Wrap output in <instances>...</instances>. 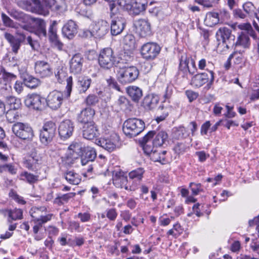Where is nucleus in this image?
<instances>
[{
	"label": "nucleus",
	"instance_id": "nucleus-12",
	"mask_svg": "<svg viewBox=\"0 0 259 259\" xmlns=\"http://www.w3.org/2000/svg\"><path fill=\"white\" fill-rule=\"evenodd\" d=\"M5 38L10 44L12 51L16 55L20 49L21 44L25 40L26 35L24 33L17 31L15 36L9 33H5Z\"/></svg>",
	"mask_w": 259,
	"mask_h": 259
},
{
	"label": "nucleus",
	"instance_id": "nucleus-43",
	"mask_svg": "<svg viewBox=\"0 0 259 259\" xmlns=\"http://www.w3.org/2000/svg\"><path fill=\"white\" fill-rule=\"evenodd\" d=\"M3 78L0 79V80H4V82H3L2 84H1L2 85H4V89L5 90H7V86L8 85L9 87L10 86L9 84H7V82L12 80H14L16 78V75H15L13 73H9L8 72H7L4 69H3Z\"/></svg>",
	"mask_w": 259,
	"mask_h": 259
},
{
	"label": "nucleus",
	"instance_id": "nucleus-25",
	"mask_svg": "<svg viewBox=\"0 0 259 259\" xmlns=\"http://www.w3.org/2000/svg\"><path fill=\"white\" fill-rule=\"evenodd\" d=\"M134 56L128 52H124L119 55L115 65L118 69L132 66L131 63L134 60Z\"/></svg>",
	"mask_w": 259,
	"mask_h": 259
},
{
	"label": "nucleus",
	"instance_id": "nucleus-56",
	"mask_svg": "<svg viewBox=\"0 0 259 259\" xmlns=\"http://www.w3.org/2000/svg\"><path fill=\"white\" fill-rule=\"evenodd\" d=\"M45 6L52 11H58L60 10L61 6L58 5L55 0H42Z\"/></svg>",
	"mask_w": 259,
	"mask_h": 259
},
{
	"label": "nucleus",
	"instance_id": "nucleus-14",
	"mask_svg": "<svg viewBox=\"0 0 259 259\" xmlns=\"http://www.w3.org/2000/svg\"><path fill=\"white\" fill-rule=\"evenodd\" d=\"M34 70L36 74L42 78L50 76L53 74L50 64L46 61H37L35 63Z\"/></svg>",
	"mask_w": 259,
	"mask_h": 259
},
{
	"label": "nucleus",
	"instance_id": "nucleus-54",
	"mask_svg": "<svg viewBox=\"0 0 259 259\" xmlns=\"http://www.w3.org/2000/svg\"><path fill=\"white\" fill-rule=\"evenodd\" d=\"M187 147L182 142H177L173 147V150L177 155L184 154L187 150Z\"/></svg>",
	"mask_w": 259,
	"mask_h": 259
},
{
	"label": "nucleus",
	"instance_id": "nucleus-20",
	"mask_svg": "<svg viewBox=\"0 0 259 259\" xmlns=\"http://www.w3.org/2000/svg\"><path fill=\"white\" fill-rule=\"evenodd\" d=\"M83 58L81 54H76L70 61V72L74 74L80 73L82 70Z\"/></svg>",
	"mask_w": 259,
	"mask_h": 259
},
{
	"label": "nucleus",
	"instance_id": "nucleus-6",
	"mask_svg": "<svg viewBox=\"0 0 259 259\" xmlns=\"http://www.w3.org/2000/svg\"><path fill=\"white\" fill-rule=\"evenodd\" d=\"M98 62L102 68L110 69L112 68L116 62L113 50L110 48L102 50L98 57Z\"/></svg>",
	"mask_w": 259,
	"mask_h": 259
},
{
	"label": "nucleus",
	"instance_id": "nucleus-64",
	"mask_svg": "<svg viewBox=\"0 0 259 259\" xmlns=\"http://www.w3.org/2000/svg\"><path fill=\"white\" fill-rule=\"evenodd\" d=\"M173 88L174 87L172 84H167L163 94V97L164 99V102H165L166 100H168L170 98L172 94Z\"/></svg>",
	"mask_w": 259,
	"mask_h": 259
},
{
	"label": "nucleus",
	"instance_id": "nucleus-11",
	"mask_svg": "<svg viewBox=\"0 0 259 259\" xmlns=\"http://www.w3.org/2000/svg\"><path fill=\"white\" fill-rule=\"evenodd\" d=\"M64 99L63 92L54 90L50 92L45 99V102L47 105L53 110L60 108Z\"/></svg>",
	"mask_w": 259,
	"mask_h": 259
},
{
	"label": "nucleus",
	"instance_id": "nucleus-62",
	"mask_svg": "<svg viewBox=\"0 0 259 259\" xmlns=\"http://www.w3.org/2000/svg\"><path fill=\"white\" fill-rule=\"evenodd\" d=\"M108 2L109 7L110 11L111 16L117 14L119 12V6H117L115 0L106 1Z\"/></svg>",
	"mask_w": 259,
	"mask_h": 259
},
{
	"label": "nucleus",
	"instance_id": "nucleus-16",
	"mask_svg": "<svg viewBox=\"0 0 259 259\" xmlns=\"http://www.w3.org/2000/svg\"><path fill=\"white\" fill-rule=\"evenodd\" d=\"M73 130V123L71 121L65 120L61 122L59 126V135L62 139H67L72 136Z\"/></svg>",
	"mask_w": 259,
	"mask_h": 259
},
{
	"label": "nucleus",
	"instance_id": "nucleus-61",
	"mask_svg": "<svg viewBox=\"0 0 259 259\" xmlns=\"http://www.w3.org/2000/svg\"><path fill=\"white\" fill-rule=\"evenodd\" d=\"M55 75L59 83H61L67 76V73L62 68H58Z\"/></svg>",
	"mask_w": 259,
	"mask_h": 259
},
{
	"label": "nucleus",
	"instance_id": "nucleus-41",
	"mask_svg": "<svg viewBox=\"0 0 259 259\" xmlns=\"http://www.w3.org/2000/svg\"><path fill=\"white\" fill-rule=\"evenodd\" d=\"M189 60L190 58H187L185 54L182 55L180 59L179 73L182 72L183 77H185L188 73Z\"/></svg>",
	"mask_w": 259,
	"mask_h": 259
},
{
	"label": "nucleus",
	"instance_id": "nucleus-32",
	"mask_svg": "<svg viewBox=\"0 0 259 259\" xmlns=\"http://www.w3.org/2000/svg\"><path fill=\"white\" fill-rule=\"evenodd\" d=\"M219 17L217 12H209L206 15L204 21L207 26L212 27L220 22Z\"/></svg>",
	"mask_w": 259,
	"mask_h": 259
},
{
	"label": "nucleus",
	"instance_id": "nucleus-50",
	"mask_svg": "<svg viewBox=\"0 0 259 259\" xmlns=\"http://www.w3.org/2000/svg\"><path fill=\"white\" fill-rule=\"evenodd\" d=\"M19 6L23 9L33 13L37 12L36 8L33 6L30 1L22 0L19 2Z\"/></svg>",
	"mask_w": 259,
	"mask_h": 259
},
{
	"label": "nucleus",
	"instance_id": "nucleus-63",
	"mask_svg": "<svg viewBox=\"0 0 259 259\" xmlns=\"http://www.w3.org/2000/svg\"><path fill=\"white\" fill-rule=\"evenodd\" d=\"M189 187L192 191V194L194 195H197L200 192L203 191L201 185L200 183H190Z\"/></svg>",
	"mask_w": 259,
	"mask_h": 259
},
{
	"label": "nucleus",
	"instance_id": "nucleus-22",
	"mask_svg": "<svg viewBox=\"0 0 259 259\" xmlns=\"http://www.w3.org/2000/svg\"><path fill=\"white\" fill-rule=\"evenodd\" d=\"M249 29L246 31H242L237 37V41H235V47H242L246 49L250 46V40L249 38L250 27L248 25Z\"/></svg>",
	"mask_w": 259,
	"mask_h": 259
},
{
	"label": "nucleus",
	"instance_id": "nucleus-59",
	"mask_svg": "<svg viewBox=\"0 0 259 259\" xmlns=\"http://www.w3.org/2000/svg\"><path fill=\"white\" fill-rule=\"evenodd\" d=\"M220 0H195V2L202 5L204 7L211 8L218 4Z\"/></svg>",
	"mask_w": 259,
	"mask_h": 259
},
{
	"label": "nucleus",
	"instance_id": "nucleus-31",
	"mask_svg": "<svg viewBox=\"0 0 259 259\" xmlns=\"http://www.w3.org/2000/svg\"><path fill=\"white\" fill-rule=\"evenodd\" d=\"M85 148V147H84L82 143L74 142L68 147L67 150L73 153L74 155L76 156V157L78 158L82 154Z\"/></svg>",
	"mask_w": 259,
	"mask_h": 259
},
{
	"label": "nucleus",
	"instance_id": "nucleus-5",
	"mask_svg": "<svg viewBox=\"0 0 259 259\" xmlns=\"http://www.w3.org/2000/svg\"><path fill=\"white\" fill-rule=\"evenodd\" d=\"M13 133L19 139L31 141L34 137L32 128L27 123L17 122L12 127Z\"/></svg>",
	"mask_w": 259,
	"mask_h": 259
},
{
	"label": "nucleus",
	"instance_id": "nucleus-53",
	"mask_svg": "<svg viewBox=\"0 0 259 259\" xmlns=\"http://www.w3.org/2000/svg\"><path fill=\"white\" fill-rule=\"evenodd\" d=\"M17 109H9L6 113V116L8 121L10 122H14L19 117V113L17 111Z\"/></svg>",
	"mask_w": 259,
	"mask_h": 259
},
{
	"label": "nucleus",
	"instance_id": "nucleus-17",
	"mask_svg": "<svg viewBox=\"0 0 259 259\" xmlns=\"http://www.w3.org/2000/svg\"><path fill=\"white\" fill-rule=\"evenodd\" d=\"M109 25L107 21L101 20L96 23L92 28L94 37L103 38L108 32Z\"/></svg>",
	"mask_w": 259,
	"mask_h": 259
},
{
	"label": "nucleus",
	"instance_id": "nucleus-47",
	"mask_svg": "<svg viewBox=\"0 0 259 259\" xmlns=\"http://www.w3.org/2000/svg\"><path fill=\"white\" fill-rule=\"evenodd\" d=\"M120 108L123 110H131L132 105L130 101L124 96H120L117 101Z\"/></svg>",
	"mask_w": 259,
	"mask_h": 259
},
{
	"label": "nucleus",
	"instance_id": "nucleus-24",
	"mask_svg": "<svg viewBox=\"0 0 259 259\" xmlns=\"http://www.w3.org/2000/svg\"><path fill=\"white\" fill-rule=\"evenodd\" d=\"M99 133L95 122L85 124L82 127L83 137L88 140H92L98 136Z\"/></svg>",
	"mask_w": 259,
	"mask_h": 259
},
{
	"label": "nucleus",
	"instance_id": "nucleus-44",
	"mask_svg": "<svg viewBox=\"0 0 259 259\" xmlns=\"http://www.w3.org/2000/svg\"><path fill=\"white\" fill-rule=\"evenodd\" d=\"M243 11L248 17L256 16L255 8L254 5L250 2H246L243 5Z\"/></svg>",
	"mask_w": 259,
	"mask_h": 259
},
{
	"label": "nucleus",
	"instance_id": "nucleus-30",
	"mask_svg": "<svg viewBox=\"0 0 259 259\" xmlns=\"http://www.w3.org/2000/svg\"><path fill=\"white\" fill-rule=\"evenodd\" d=\"M92 80L87 77H79L77 83V88L79 94L85 93L91 85Z\"/></svg>",
	"mask_w": 259,
	"mask_h": 259
},
{
	"label": "nucleus",
	"instance_id": "nucleus-37",
	"mask_svg": "<svg viewBox=\"0 0 259 259\" xmlns=\"http://www.w3.org/2000/svg\"><path fill=\"white\" fill-rule=\"evenodd\" d=\"M113 183L116 187L120 188H124L125 190L127 191H133L136 189V188L133 186L130 187L127 186V179L126 177H121V178L118 179L117 180H114Z\"/></svg>",
	"mask_w": 259,
	"mask_h": 259
},
{
	"label": "nucleus",
	"instance_id": "nucleus-49",
	"mask_svg": "<svg viewBox=\"0 0 259 259\" xmlns=\"http://www.w3.org/2000/svg\"><path fill=\"white\" fill-rule=\"evenodd\" d=\"M8 172L11 175H16L17 168L13 163L0 164V174Z\"/></svg>",
	"mask_w": 259,
	"mask_h": 259
},
{
	"label": "nucleus",
	"instance_id": "nucleus-42",
	"mask_svg": "<svg viewBox=\"0 0 259 259\" xmlns=\"http://www.w3.org/2000/svg\"><path fill=\"white\" fill-rule=\"evenodd\" d=\"M77 158L78 157H76V156L74 155L73 153L68 150L64 155L61 157L63 163L67 166H71Z\"/></svg>",
	"mask_w": 259,
	"mask_h": 259
},
{
	"label": "nucleus",
	"instance_id": "nucleus-34",
	"mask_svg": "<svg viewBox=\"0 0 259 259\" xmlns=\"http://www.w3.org/2000/svg\"><path fill=\"white\" fill-rule=\"evenodd\" d=\"M23 82L24 84L31 89H34L40 84L39 79L29 74L24 75Z\"/></svg>",
	"mask_w": 259,
	"mask_h": 259
},
{
	"label": "nucleus",
	"instance_id": "nucleus-27",
	"mask_svg": "<svg viewBox=\"0 0 259 259\" xmlns=\"http://www.w3.org/2000/svg\"><path fill=\"white\" fill-rule=\"evenodd\" d=\"M126 93L132 100L135 103H138L143 96L142 90L140 88L134 85L127 87Z\"/></svg>",
	"mask_w": 259,
	"mask_h": 259
},
{
	"label": "nucleus",
	"instance_id": "nucleus-4",
	"mask_svg": "<svg viewBox=\"0 0 259 259\" xmlns=\"http://www.w3.org/2000/svg\"><path fill=\"white\" fill-rule=\"evenodd\" d=\"M80 157L81 164L86 166L84 169L88 172H91L94 168L97 167V162L95 161L97 153L94 148L91 147H85Z\"/></svg>",
	"mask_w": 259,
	"mask_h": 259
},
{
	"label": "nucleus",
	"instance_id": "nucleus-26",
	"mask_svg": "<svg viewBox=\"0 0 259 259\" xmlns=\"http://www.w3.org/2000/svg\"><path fill=\"white\" fill-rule=\"evenodd\" d=\"M159 100V98L158 95L149 94L144 97L142 105L146 110H151L157 106Z\"/></svg>",
	"mask_w": 259,
	"mask_h": 259
},
{
	"label": "nucleus",
	"instance_id": "nucleus-23",
	"mask_svg": "<svg viewBox=\"0 0 259 259\" xmlns=\"http://www.w3.org/2000/svg\"><path fill=\"white\" fill-rule=\"evenodd\" d=\"M125 25V21L122 17H117L113 19L111 23V34L117 35L123 30Z\"/></svg>",
	"mask_w": 259,
	"mask_h": 259
},
{
	"label": "nucleus",
	"instance_id": "nucleus-29",
	"mask_svg": "<svg viewBox=\"0 0 259 259\" xmlns=\"http://www.w3.org/2000/svg\"><path fill=\"white\" fill-rule=\"evenodd\" d=\"M147 5V0H133L132 9L130 13L136 15H138L146 10Z\"/></svg>",
	"mask_w": 259,
	"mask_h": 259
},
{
	"label": "nucleus",
	"instance_id": "nucleus-18",
	"mask_svg": "<svg viewBox=\"0 0 259 259\" xmlns=\"http://www.w3.org/2000/svg\"><path fill=\"white\" fill-rule=\"evenodd\" d=\"M42 163V158L40 156L36 154L32 153L30 156L25 159L23 161L24 166L29 170L36 171Z\"/></svg>",
	"mask_w": 259,
	"mask_h": 259
},
{
	"label": "nucleus",
	"instance_id": "nucleus-39",
	"mask_svg": "<svg viewBox=\"0 0 259 259\" xmlns=\"http://www.w3.org/2000/svg\"><path fill=\"white\" fill-rule=\"evenodd\" d=\"M168 135L165 132H159L153 140L152 144L155 147H160L166 141Z\"/></svg>",
	"mask_w": 259,
	"mask_h": 259
},
{
	"label": "nucleus",
	"instance_id": "nucleus-15",
	"mask_svg": "<svg viewBox=\"0 0 259 259\" xmlns=\"http://www.w3.org/2000/svg\"><path fill=\"white\" fill-rule=\"evenodd\" d=\"M135 26L136 32L142 37L150 36L152 33L151 24L148 20L139 19L135 22Z\"/></svg>",
	"mask_w": 259,
	"mask_h": 259
},
{
	"label": "nucleus",
	"instance_id": "nucleus-45",
	"mask_svg": "<svg viewBox=\"0 0 259 259\" xmlns=\"http://www.w3.org/2000/svg\"><path fill=\"white\" fill-rule=\"evenodd\" d=\"M31 217L33 218V221L34 223L36 224L35 226L41 228L44 224L48 222L52 219L53 214H48L46 215H40L38 218H35L32 215H31Z\"/></svg>",
	"mask_w": 259,
	"mask_h": 259
},
{
	"label": "nucleus",
	"instance_id": "nucleus-36",
	"mask_svg": "<svg viewBox=\"0 0 259 259\" xmlns=\"http://www.w3.org/2000/svg\"><path fill=\"white\" fill-rule=\"evenodd\" d=\"M64 177L70 184L78 185L81 181L79 175L74 171H67L64 174Z\"/></svg>",
	"mask_w": 259,
	"mask_h": 259
},
{
	"label": "nucleus",
	"instance_id": "nucleus-7",
	"mask_svg": "<svg viewBox=\"0 0 259 259\" xmlns=\"http://www.w3.org/2000/svg\"><path fill=\"white\" fill-rule=\"evenodd\" d=\"M56 126L53 121L46 122L40 130L39 139L41 143L48 146L53 141L56 134Z\"/></svg>",
	"mask_w": 259,
	"mask_h": 259
},
{
	"label": "nucleus",
	"instance_id": "nucleus-38",
	"mask_svg": "<svg viewBox=\"0 0 259 259\" xmlns=\"http://www.w3.org/2000/svg\"><path fill=\"white\" fill-rule=\"evenodd\" d=\"M123 43L124 49L127 51H133L136 48L135 38L132 34H127L124 36Z\"/></svg>",
	"mask_w": 259,
	"mask_h": 259
},
{
	"label": "nucleus",
	"instance_id": "nucleus-33",
	"mask_svg": "<svg viewBox=\"0 0 259 259\" xmlns=\"http://www.w3.org/2000/svg\"><path fill=\"white\" fill-rule=\"evenodd\" d=\"M145 172V170L143 168L139 167L130 171L128 173V177L133 182L140 183L142 181Z\"/></svg>",
	"mask_w": 259,
	"mask_h": 259
},
{
	"label": "nucleus",
	"instance_id": "nucleus-2",
	"mask_svg": "<svg viewBox=\"0 0 259 259\" xmlns=\"http://www.w3.org/2000/svg\"><path fill=\"white\" fill-rule=\"evenodd\" d=\"M213 66L207 68L206 71L195 74L191 78V84L195 88H200L206 83L208 88H210L214 82V73L212 70Z\"/></svg>",
	"mask_w": 259,
	"mask_h": 259
},
{
	"label": "nucleus",
	"instance_id": "nucleus-9",
	"mask_svg": "<svg viewBox=\"0 0 259 259\" xmlns=\"http://www.w3.org/2000/svg\"><path fill=\"white\" fill-rule=\"evenodd\" d=\"M24 103L29 108L41 111L45 107V99L37 94H28L25 99Z\"/></svg>",
	"mask_w": 259,
	"mask_h": 259
},
{
	"label": "nucleus",
	"instance_id": "nucleus-58",
	"mask_svg": "<svg viewBox=\"0 0 259 259\" xmlns=\"http://www.w3.org/2000/svg\"><path fill=\"white\" fill-rule=\"evenodd\" d=\"M99 102V97L95 94H90L85 98L84 102L89 106H95Z\"/></svg>",
	"mask_w": 259,
	"mask_h": 259
},
{
	"label": "nucleus",
	"instance_id": "nucleus-57",
	"mask_svg": "<svg viewBox=\"0 0 259 259\" xmlns=\"http://www.w3.org/2000/svg\"><path fill=\"white\" fill-rule=\"evenodd\" d=\"M133 0H118L117 4L121 8L131 12Z\"/></svg>",
	"mask_w": 259,
	"mask_h": 259
},
{
	"label": "nucleus",
	"instance_id": "nucleus-10",
	"mask_svg": "<svg viewBox=\"0 0 259 259\" xmlns=\"http://www.w3.org/2000/svg\"><path fill=\"white\" fill-rule=\"evenodd\" d=\"M232 32L231 29L223 27L220 28L216 33L217 40L222 41L228 49L229 48L230 45L234 46L235 45V36Z\"/></svg>",
	"mask_w": 259,
	"mask_h": 259
},
{
	"label": "nucleus",
	"instance_id": "nucleus-19",
	"mask_svg": "<svg viewBox=\"0 0 259 259\" xmlns=\"http://www.w3.org/2000/svg\"><path fill=\"white\" fill-rule=\"evenodd\" d=\"M95 114V111L91 107H86L78 114L77 121L84 125L94 122L93 118Z\"/></svg>",
	"mask_w": 259,
	"mask_h": 259
},
{
	"label": "nucleus",
	"instance_id": "nucleus-1",
	"mask_svg": "<svg viewBox=\"0 0 259 259\" xmlns=\"http://www.w3.org/2000/svg\"><path fill=\"white\" fill-rule=\"evenodd\" d=\"M145 127V122L142 120L137 118H131L124 122L122 130L126 136L133 138L142 132Z\"/></svg>",
	"mask_w": 259,
	"mask_h": 259
},
{
	"label": "nucleus",
	"instance_id": "nucleus-13",
	"mask_svg": "<svg viewBox=\"0 0 259 259\" xmlns=\"http://www.w3.org/2000/svg\"><path fill=\"white\" fill-rule=\"evenodd\" d=\"M119 141V137L113 134L109 138H100L97 141V144L109 152L113 151L118 144Z\"/></svg>",
	"mask_w": 259,
	"mask_h": 259
},
{
	"label": "nucleus",
	"instance_id": "nucleus-48",
	"mask_svg": "<svg viewBox=\"0 0 259 259\" xmlns=\"http://www.w3.org/2000/svg\"><path fill=\"white\" fill-rule=\"evenodd\" d=\"M21 177L24 178L23 180L26 181L29 184H33L36 183L38 180V176L33 175L27 171H24L20 175Z\"/></svg>",
	"mask_w": 259,
	"mask_h": 259
},
{
	"label": "nucleus",
	"instance_id": "nucleus-8",
	"mask_svg": "<svg viewBox=\"0 0 259 259\" xmlns=\"http://www.w3.org/2000/svg\"><path fill=\"white\" fill-rule=\"evenodd\" d=\"M161 48L156 42H148L144 44L140 51L142 57L147 60H154L159 54Z\"/></svg>",
	"mask_w": 259,
	"mask_h": 259
},
{
	"label": "nucleus",
	"instance_id": "nucleus-52",
	"mask_svg": "<svg viewBox=\"0 0 259 259\" xmlns=\"http://www.w3.org/2000/svg\"><path fill=\"white\" fill-rule=\"evenodd\" d=\"M174 136L178 139H182L189 136V133L184 126H179L174 133Z\"/></svg>",
	"mask_w": 259,
	"mask_h": 259
},
{
	"label": "nucleus",
	"instance_id": "nucleus-55",
	"mask_svg": "<svg viewBox=\"0 0 259 259\" xmlns=\"http://www.w3.org/2000/svg\"><path fill=\"white\" fill-rule=\"evenodd\" d=\"M152 157L154 161L159 162L162 164H165L168 162L167 157L159 152L158 153L157 151H155L153 153Z\"/></svg>",
	"mask_w": 259,
	"mask_h": 259
},
{
	"label": "nucleus",
	"instance_id": "nucleus-35",
	"mask_svg": "<svg viewBox=\"0 0 259 259\" xmlns=\"http://www.w3.org/2000/svg\"><path fill=\"white\" fill-rule=\"evenodd\" d=\"M6 211L8 213V221L9 223H11L13 221L21 220L23 218V211L21 209H7Z\"/></svg>",
	"mask_w": 259,
	"mask_h": 259
},
{
	"label": "nucleus",
	"instance_id": "nucleus-28",
	"mask_svg": "<svg viewBox=\"0 0 259 259\" xmlns=\"http://www.w3.org/2000/svg\"><path fill=\"white\" fill-rule=\"evenodd\" d=\"M30 19L32 22H35L37 25L36 34H37L39 37H46L47 35V33L46 29L45 21L41 19L33 17H30Z\"/></svg>",
	"mask_w": 259,
	"mask_h": 259
},
{
	"label": "nucleus",
	"instance_id": "nucleus-21",
	"mask_svg": "<svg viewBox=\"0 0 259 259\" xmlns=\"http://www.w3.org/2000/svg\"><path fill=\"white\" fill-rule=\"evenodd\" d=\"M62 31L65 37L72 39L77 32V25L74 21L70 20L64 25Z\"/></svg>",
	"mask_w": 259,
	"mask_h": 259
},
{
	"label": "nucleus",
	"instance_id": "nucleus-40",
	"mask_svg": "<svg viewBox=\"0 0 259 259\" xmlns=\"http://www.w3.org/2000/svg\"><path fill=\"white\" fill-rule=\"evenodd\" d=\"M75 193L70 192L63 195L58 194L54 200V203L59 206L63 205L65 203L68 202L69 199L75 196Z\"/></svg>",
	"mask_w": 259,
	"mask_h": 259
},
{
	"label": "nucleus",
	"instance_id": "nucleus-60",
	"mask_svg": "<svg viewBox=\"0 0 259 259\" xmlns=\"http://www.w3.org/2000/svg\"><path fill=\"white\" fill-rule=\"evenodd\" d=\"M142 147H143V149L145 154L148 155H150L152 156L153 155V153L155 151H154V147L153 145H151L150 143H140Z\"/></svg>",
	"mask_w": 259,
	"mask_h": 259
},
{
	"label": "nucleus",
	"instance_id": "nucleus-46",
	"mask_svg": "<svg viewBox=\"0 0 259 259\" xmlns=\"http://www.w3.org/2000/svg\"><path fill=\"white\" fill-rule=\"evenodd\" d=\"M6 102L9 105L10 109H19L21 106L20 100L14 96L7 97Z\"/></svg>",
	"mask_w": 259,
	"mask_h": 259
},
{
	"label": "nucleus",
	"instance_id": "nucleus-51",
	"mask_svg": "<svg viewBox=\"0 0 259 259\" xmlns=\"http://www.w3.org/2000/svg\"><path fill=\"white\" fill-rule=\"evenodd\" d=\"M57 22L56 21L51 22L50 25L48 35L50 41L58 37L57 34Z\"/></svg>",
	"mask_w": 259,
	"mask_h": 259
},
{
	"label": "nucleus",
	"instance_id": "nucleus-3",
	"mask_svg": "<svg viewBox=\"0 0 259 259\" xmlns=\"http://www.w3.org/2000/svg\"><path fill=\"white\" fill-rule=\"evenodd\" d=\"M139 70L137 67L131 66L118 69L117 78L122 84L131 83L136 80L139 75Z\"/></svg>",
	"mask_w": 259,
	"mask_h": 259
}]
</instances>
